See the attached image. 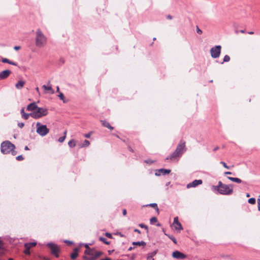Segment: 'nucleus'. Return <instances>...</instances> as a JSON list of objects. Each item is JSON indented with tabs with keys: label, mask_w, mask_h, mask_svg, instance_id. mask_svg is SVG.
Here are the masks:
<instances>
[{
	"label": "nucleus",
	"mask_w": 260,
	"mask_h": 260,
	"mask_svg": "<svg viewBox=\"0 0 260 260\" xmlns=\"http://www.w3.org/2000/svg\"><path fill=\"white\" fill-rule=\"evenodd\" d=\"M233 185H226L219 181L217 185H213L212 188L223 195H230L233 192Z\"/></svg>",
	"instance_id": "obj_1"
},
{
	"label": "nucleus",
	"mask_w": 260,
	"mask_h": 260,
	"mask_svg": "<svg viewBox=\"0 0 260 260\" xmlns=\"http://www.w3.org/2000/svg\"><path fill=\"white\" fill-rule=\"evenodd\" d=\"M47 38L40 29L36 31L35 45L38 48H43L47 44Z\"/></svg>",
	"instance_id": "obj_2"
},
{
	"label": "nucleus",
	"mask_w": 260,
	"mask_h": 260,
	"mask_svg": "<svg viewBox=\"0 0 260 260\" xmlns=\"http://www.w3.org/2000/svg\"><path fill=\"white\" fill-rule=\"evenodd\" d=\"M84 258L87 260H95L100 257L103 253L94 249L87 248L85 250Z\"/></svg>",
	"instance_id": "obj_3"
},
{
	"label": "nucleus",
	"mask_w": 260,
	"mask_h": 260,
	"mask_svg": "<svg viewBox=\"0 0 260 260\" xmlns=\"http://www.w3.org/2000/svg\"><path fill=\"white\" fill-rule=\"evenodd\" d=\"M15 145L9 141H4L1 144V152L4 154H8L12 151V154L15 155Z\"/></svg>",
	"instance_id": "obj_4"
},
{
	"label": "nucleus",
	"mask_w": 260,
	"mask_h": 260,
	"mask_svg": "<svg viewBox=\"0 0 260 260\" xmlns=\"http://www.w3.org/2000/svg\"><path fill=\"white\" fill-rule=\"evenodd\" d=\"M48 113V109L43 107H38L37 109L30 113V116L34 119H39L46 116Z\"/></svg>",
	"instance_id": "obj_5"
},
{
	"label": "nucleus",
	"mask_w": 260,
	"mask_h": 260,
	"mask_svg": "<svg viewBox=\"0 0 260 260\" xmlns=\"http://www.w3.org/2000/svg\"><path fill=\"white\" fill-rule=\"evenodd\" d=\"M37 133L42 137L45 136L49 132V129L47 127L46 125H43L40 122L36 123Z\"/></svg>",
	"instance_id": "obj_6"
},
{
	"label": "nucleus",
	"mask_w": 260,
	"mask_h": 260,
	"mask_svg": "<svg viewBox=\"0 0 260 260\" xmlns=\"http://www.w3.org/2000/svg\"><path fill=\"white\" fill-rule=\"evenodd\" d=\"M221 47L220 45H216L210 49L211 56L213 58H217L219 57L221 53Z\"/></svg>",
	"instance_id": "obj_7"
},
{
	"label": "nucleus",
	"mask_w": 260,
	"mask_h": 260,
	"mask_svg": "<svg viewBox=\"0 0 260 260\" xmlns=\"http://www.w3.org/2000/svg\"><path fill=\"white\" fill-rule=\"evenodd\" d=\"M47 246L51 249V253L54 255L56 257H58V252L60 251L58 246L53 243H48Z\"/></svg>",
	"instance_id": "obj_8"
},
{
	"label": "nucleus",
	"mask_w": 260,
	"mask_h": 260,
	"mask_svg": "<svg viewBox=\"0 0 260 260\" xmlns=\"http://www.w3.org/2000/svg\"><path fill=\"white\" fill-rule=\"evenodd\" d=\"M185 151V142L181 141L178 145L175 151L178 153L180 156L182 155L183 152Z\"/></svg>",
	"instance_id": "obj_9"
},
{
	"label": "nucleus",
	"mask_w": 260,
	"mask_h": 260,
	"mask_svg": "<svg viewBox=\"0 0 260 260\" xmlns=\"http://www.w3.org/2000/svg\"><path fill=\"white\" fill-rule=\"evenodd\" d=\"M172 256L175 258L180 259H184L187 257L186 255L177 250L173 252Z\"/></svg>",
	"instance_id": "obj_10"
},
{
	"label": "nucleus",
	"mask_w": 260,
	"mask_h": 260,
	"mask_svg": "<svg viewBox=\"0 0 260 260\" xmlns=\"http://www.w3.org/2000/svg\"><path fill=\"white\" fill-rule=\"evenodd\" d=\"M203 183V181L202 180H194L192 182H190L187 184L186 187L187 188H190L191 187H196L197 186L202 184Z\"/></svg>",
	"instance_id": "obj_11"
},
{
	"label": "nucleus",
	"mask_w": 260,
	"mask_h": 260,
	"mask_svg": "<svg viewBox=\"0 0 260 260\" xmlns=\"http://www.w3.org/2000/svg\"><path fill=\"white\" fill-rule=\"evenodd\" d=\"M173 225L176 230H181L183 229L181 223L178 221V217L174 218Z\"/></svg>",
	"instance_id": "obj_12"
},
{
	"label": "nucleus",
	"mask_w": 260,
	"mask_h": 260,
	"mask_svg": "<svg viewBox=\"0 0 260 260\" xmlns=\"http://www.w3.org/2000/svg\"><path fill=\"white\" fill-rule=\"evenodd\" d=\"M171 172V170L169 169H160L158 170L156 173V176H160L161 175H166L169 174Z\"/></svg>",
	"instance_id": "obj_13"
},
{
	"label": "nucleus",
	"mask_w": 260,
	"mask_h": 260,
	"mask_svg": "<svg viewBox=\"0 0 260 260\" xmlns=\"http://www.w3.org/2000/svg\"><path fill=\"white\" fill-rule=\"evenodd\" d=\"M11 74V71L6 70L0 72V79H4L7 78Z\"/></svg>",
	"instance_id": "obj_14"
},
{
	"label": "nucleus",
	"mask_w": 260,
	"mask_h": 260,
	"mask_svg": "<svg viewBox=\"0 0 260 260\" xmlns=\"http://www.w3.org/2000/svg\"><path fill=\"white\" fill-rule=\"evenodd\" d=\"M38 106L37 105L36 103L34 102L32 103H30L29 104L27 107V110L30 111H35V110L37 109Z\"/></svg>",
	"instance_id": "obj_15"
},
{
	"label": "nucleus",
	"mask_w": 260,
	"mask_h": 260,
	"mask_svg": "<svg viewBox=\"0 0 260 260\" xmlns=\"http://www.w3.org/2000/svg\"><path fill=\"white\" fill-rule=\"evenodd\" d=\"M180 156L177 153H176V151H174L172 154H171L170 156H168L166 158L167 160L170 159V160H173L174 159H176L177 158L180 157Z\"/></svg>",
	"instance_id": "obj_16"
},
{
	"label": "nucleus",
	"mask_w": 260,
	"mask_h": 260,
	"mask_svg": "<svg viewBox=\"0 0 260 260\" xmlns=\"http://www.w3.org/2000/svg\"><path fill=\"white\" fill-rule=\"evenodd\" d=\"M21 117L22 118H23L25 120H27L28 119L29 117L30 116V113H25L24 112V108H22L21 109L20 111Z\"/></svg>",
	"instance_id": "obj_17"
},
{
	"label": "nucleus",
	"mask_w": 260,
	"mask_h": 260,
	"mask_svg": "<svg viewBox=\"0 0 260 260\" xmlns=\"http://www.w3.org/2000/svg\"><path fill=\"white\" fill-rule=\"evenodd\" d=\"M25 84V82L23 80L19 81L15 85V87L18 89H21Z\"/></svg>",
	"instance_id": "obj_18"
},
{
	"label": "nucleus",
	"mask_w": 260,
	"mask_h": 260,
	"mask_svg": "<svg viewBox=\"0 0 260 260\" xmlns=\"http://www.w3.org/2000/svg\"><path fill=\"white\" fill-rule=\"evenodd\" d=\"M42 88L45 90L50 91L51 94L54 93V90L52 89L50 85L47 86L46 85H43L42 86Z\"/></svg>",
	"instance_id": "obj_19"
},
{
	"label": "nucleus",
	"mask_w": 260,
	"mask_h": 260,
	"mask_svg": "<svg viewBox=\"0 0 260 260\" xmlns=\"http://www.w3.org/2000/svg\"><path fill=\"white\" fill-rule=\"evenodd\" d=\"M157 253V250H155L151 253H149L147 255V258L148 260H154L153 256H154Z\"/></svg>",
	"instance_id": "obj_20"
},
{
	"label": "nucleus",
	"mask_w": 260,
	"mask_h": 260,
	"mask_svg": "<svg viewBox=\"0 0 260 260\" xmlns=\"http://www.w3.org/2000/svg\"><path fill=\"white\" fill-rule=\"evenodd\" d=\"M2 62L4 63H8L10 64H12V65L15 66H17V63L16 62L11 61L9 59H7L6 58H3Z\"/></svg>",
	"instance_id": "obj_21"
},
{
	"label": "nucleus",
	"mask_w": 260,
	"mask_h": 260,
	"mask_svg": "<svg viewBox=\"0 0 260 260\" xmlns=\"http://www.w3.org/2000/svg\"><path fill=\"white\" fill-rule=\"evenodd\" d=\"M228 179H229L230 180L233 181V182H236L237 183H241L242 181V180L238 178H234V177H228Z\"/></svg>",
	"instance_id": "obj_22"
},
{
	"label": "nucleus",
	"mask_w": 260,
	"mask_h": 260,
	"mask_svg": "<svg viewBox=\"0 0 260 260\" xmlns=\"http://www.w3.org/2000/svg\"><path fill=\"white\" fill-rule=\"evenodd\" d=\"M133 245H136V246H145L146 245V243L143 241H138V242H133Z\"/></svg>",
	"instance_id": "obj_23"
},
{
	"label": "nucleus",
	"mask_w": 260,
	"mask_h": 260,
	"mask_svg": "<svg viewBox=\"0 0 260 260\" xmlns=\"http://www.w3.org/2000/svg\"><path fill=\"white\" fill-rule=\"evenodd\" d=\"M78 256V249H75L73 252L71 254V257L72 259H75Z\"/></svg>",
	"instance_id": "obj_24"
},
{
	"label": "nucleus",
	"mask_w": 260,
	"mask_h": 260,
	"mask_svg": "<svg viewBox=\"0 0 260 260\" xmlns=\"http://www.w3.org/2000/svg\"><path fill=\"white\" fill-rule=\"evenodd\" d=\"M36 244V242L27 243L24 244V247H27V248H31L32 247L35 246Z\"/></svg>",
	"instance_id": "obj_25"
},
{
	"label": "nucleus",
	"mask_w": 260,
	"mask_h": 260,
	"mask_svg": "<svg viewBox=\"0 0 260 260\" xmlns=\"http://www.w3.org/2000/svg\"><path fill=\"white\" fill-rule=\"evenodd\" d=\"M90 145V142L88 140H85L83 143L79 146L80 147H87Z\"/></svg>",
	"instance_id": "obj_26"
},
{
	"label": "nucleus",
	"mask_w": 260,
	"mask_h": 260,
	"mask_svg": "<svg viewBox=\"0 0 260 260\" xmlns=\"http://www.w3.org/2000/svg\"><path fill=\"white\" fill-rule=\"evenodd\" d=\"M69 146L71 147H74L76 146V142L74 140L72 139L68 142Z\"/></svg>",
	"instance_id": "obj_27"
},
{
	"label": "nucleus",
	"mask_w": 260,
	"mask_h": 260,
	"mask_svg": "<svg viewBox=\"0 0 260 260\" xmlns=\"http://www.w3.org/2000/svg\"><path fill=\"white\" fill-rule=\"evenodd\" d=\"M101 122L102 125L108 128L110 125V123L106 120H101Z\"/></svg>",
	"instance_id": "obj_28"
},
{
	"label": "nucleus",
	"mask_w": 260,
	"mask_h": 260,
	"mask_svg": "<svg viewBox=\"0 0 260 260\" xmlns=\"http://www.w3.org/2000/svg\"><path fill=\"white\" fill-rule=\"evenodd\" d=\"M165 235L167 236L175 244L177 243V240L173 236L169 235L166 234H165Z\"/></svg>",
	"instance_id": "obj_29"
},
{
	"label": "nucleus",
	"mask_w": 260,
	"mask_h": 260,
	"mask_svg": "<svg viewBox=\"0 0 260 260\" xmlns=\"http://www.w3.org/2000/svg\"><path fill=\"white\" fill-rule=\"evenodd\" d=\"M3 244L1 240H0V256L4 253Z\"/></svg>",
	"instance_id": "obj_30"
},
{
	"label": "nucleus",
	"mask_w": 260,
	"mask_h": 260,
	"mask_svg": "<svg viewBox=\"0 0 260 260\" xmlns=\"http://www.w3.org/2000/svg\"><path fill=\"white\" fill-rule=\"evenodd\" d=\"M248 202L250 204H255V202H256V200L255 199V198H250L248 200Z\"/></svg>",
	"instance_id": "obj_31"
},
{
	"label": "nucleus",
	"mask_w": 260,
	"mask_h": 260,
	"mask_svg": "<svg viewBox=\"0 0 260 260\" xmlns=\"http://www.w3.org/2000/svg\"><path fill=\"white\" fill-rule=\"evenodd\" d=\"M157 221V218L155 217H153L150 219V222L151 224H154Z\"/></svg>",
	"instance_id": "obj_32"
},
{
	"label": "nucleus",
	"mask_w": 260,
	"mask_h": 260,
	"mask_svg": "<svg viewBox=\"0 0 260 260\" xmlns=\"http://www.w3.org/2000/svg\"><path fill=\"white\" fill-rule=\"evenodd\" d=\"M139 226L140 227H141V228H144L145 229V230H147V232H148V226L146 225H145L144 224H143V223H140L139 224Z\"/></svg>",
	"instance_id": "obj_33"
},
{
	"label": "nucleus",
	"mask_w": 260,
	"mask_h": 260,
	"mask_svg": "<svg viewBox=\"0 0 260 260\" xmlns=\"http://www.w3.org/2000/svg\"><path fill=\"white\" fill-rule=\"evenodd\" d=\"M230 60V57L229 55H226L223 58V62H228Z\"/></svg>",
	"instance_id": "obj_34"
},
{
	"label": "nucleus",
	"mask_w": 260,
	"mask_h": 260,
	"mask_svg": "<svg viewBox=\"0 0 260 260\" xmlns=\"http://www.w3.org/2000/svg\"><path fill=\"white\" fill-rule=\"evenodd\" d=\"M58 96L59 98V99L61 100H62L63 101V102L64 103L65 102L64 101V95L62 93V92H59Z\"/></svg>",
	"instance_id": "obj_35"
},
{
	"label": "nucleus",
	"mask_w": 260,
	"mask_h": 260,
	"mask_svg": "<svg viewBox=\"0 0 260 260\" xmlns=\"http://www.w3.org/2000/svg\"><path fill=\"white\" fill-rule=\"evenodd\" d=\"M148 206L154 208L157 210H158V208L157 207V205L156 203H151Z\"/></svg>",
	"instance_id": "obj_36"
},
{
	"label": "nucleus",
	"mask_w": 260,
	"mask_h": 260,
	"mask_svg": "<svg viewBox=\"0 0 260 260\" xmlns=\"http://www.w3.org/2000/svg\"><path fill=\"white\" fill-rule=\"evenodd\" d=\"M24 247L25 248V250H24V252L25 253V254H27V255L30 254L29 249L30 248H27V247Z\"/></svg>",
	"instance_id": "obj_37"
},
{
	"label": "nucleus",
	"mask_w": 260,
	"mask_h": 260,
	"mask_svg": "<svg viewBox=\"0 0 260 260\" xmlns=\"http://www.w3.org/2000/svg\"><path fill=\"white\" fill-rule=\"evenodd\" d=\"M100 240L102 241H103V242H104L105 244H109V242L107 241L106 240V239L105 238H103V237H100Z\"/></svg>",
	"instance_id": "obj_38"
},
{
	"label": "nucleus",
	"mask_w": 260,
	"mask_h": 260,
	"mask_svg": "<svg viewBox=\"0 0 260 260\" xmlns=\"http://www.w3.org/2000/svg\"><path fill=\"white\" fill-rule=\"evenodd\" d=\"M65 139H66V136H63L62 137H60L58 139V142L62 143L64 141Z\"/></svg>",
	"instance_id": "obj_39"
},
{
	"label": "nucleus",
	"mask_w": 260,
	"mask_h": 260,
	"mask_svg": "<svg viewBox=\"0 0 260 260\" xmlns=\"http://www.w3.org/2000/svg\"><path fill=\"white\" fill-rule=\"evenodd\" d=\"M23 159V157L21 155H18V156L16 157V159L17 160H22Z\"/></svg>",
	"instance_id": "obj_40"
},
{
	"label": "nucleus",
	"mask_w": 260,
	"mask_h": 260,
	"mask_svg": "<svg viewBox=\"0 0 260 260\" xmlns=\"http://www.w3.org/2000/svg\"><path fill=\"white\" fill-rule=\"evenodd\" d=\"M144 161H145V162H146L147 164H152L154 162L153 160H152L149 159H146Z\"/></svg>",
	"instance_id": "obj_41"
},
{
	"label": "nucleus",
	"mask_w": 260,
	"mask_h": 260,
	"mask_svg": "<svg viewBox=\"0 0 260 260\" xmlns=\"http://www.w3.org/2000/svg\"><path fill=\"white\" fill-rule=\"evenodd\" d=\"M220 164H222L224 168H225L228 169H229V167L228 166H227L226 164L224 162L221 161Z\"/></svg>",
	"instance_id": "obj_42"
},
{
	"label": "nucleus",
	"mask_w": 260,
	"mask_h": 260,
	"mask_svg": "<svg viewBox=\"0 0 260 260\" xmlns=\"http://www.w3.org/2000/svg\"><path fill=\"white\" fill-rule=\"evenodd\" d=\"M105 235L109 238H112V235L111 233H106Z\"/></svg>",
	"instance_id": "obj_43"
},
{
	"label": "nucleus",
	"mask_w": 260,
	"mask_h": 260,
	"mask_svg": "<svg viewBox=\"0 0 260 260\" xmlns=\"http://www.w3.org/2000/svg\"><path fill=\"white\" fill-rule=\"evenodd\" d=\"M257 208L259 211H260V199H257Z\"/></svg>",
	"instance_id": "obj_44"
},
{
	"label": "nucleus",
	"mask_w": 260,
	"mask_h": 260,
	"mask_svg": "<svg viewBox=\"0 0 260 260\" xmlns=\"http://www.w3.org/2000/svg\"><path fill=\"white\" fill-rule=\"evenodd\" d=\"M197 32L199 34H202V31L199 28L198 26H197Z\"/></svg>",
	"instance_id": "obj_45"
},
{
	"label": "nucleus",
	"mask_w": 260,
	"mask_h": 260,
	"mask_svg": "<svg viewBox=\"0 0 260 260\" xmlns=\"http://www.w3.org/2000/svg\"><path fill=\"white\" fill-rule=\"evenodd\" d=\"M24 125V124L22 122H19L18 123V126L20 127V128H22Z\"/></svg>",
	"instance_id": "obj_46"
},
{
	"label": "nucleus",
	"mask_w": 260,
	"mask_h": 260,
	"mask_svg": "<svg viewBox=\"0 0 260 260\" xmlns=\"http://www.w3.org/2000/svg\"><path fill=\"white\" fill-rule=\"evenodd\" d=\"M91 134V133L86 134H85L84 137L87 138H89L90 137Z\"/></svg>",
	"instance_id": "obj_47"
},
{
	"label": "nucleus",
	"mask_w": 260,
	"mask_h": 260,
	"mask_svg": "<svg viewBox=\"0 0 260 260\" xmlns=\"http://www.w3.org/2000/svg\"><path fill=\"white\" fill-rule=\"evenodd\" d=\"M21 48V47L19 46H16L14 47V49L15 50H19Z\"/></svg>",
	"instance_id": "obj_48"
},
{
	"label": "nucleus",
	"mask_w": 260,
	"mask_h": 260,
	"mask_svg": "<svg viewBox=\"0 0 260 260\" xmlns=\"http://www.w3.org/2000/svg\"><path fill=\"white\" fill-rule=\"evenodd\" d=\"M134 232H136V233H138V234H140L141 233L140 231L139 230H138V229H135L134 230Z\"/></svg>",
	"instance_id": "obj_49"
},
{
	"label": "nucleus",
	"mask_w": 260,
	"mask_h": 260,
	"mask_svg": "<svg viewBox=\"0 0 260 260\" xmlns=\"http://www.w3.org/2000/svg\"><path fill=\"white\" fill-rule=\"evenodd\" d=\"M122 214L123 215H125L126 214V210L125 209H123L122 211Z\"/></svg>",
	"instance_id": "obj_50"
},
{
	"label": "nucleus",
	"mask_w": 260,
	"mask_h": 260,
	"mask_svg": "<svg viewBox=\"0 0 260 260\" xmlns=\"http://www.w3.org/2000/svg\"><path fill=\"white\" fill-rule=\"evenodd\" d=\"M232 174V173L231 172H226L224 173V174H225V175H231Z\"/></svg>",
	"instance_id": "obj_51"
},
{
	"label": "nucleus",
	"mask_w": 260,
	"mask_h": 260,
	"mask_svg": "<svg viewBox=\"0 0 260 260\" xmlns=\"http://www.w3.org/2000/svg\"><path fill=\"white\" fill-rule=\"evenodd\" d=\"M56 92H59V93L60 92H59V87L58 86L56 87Z\"/></svg>",
	"instance_id": "obj_52"
},
{
	"label": "nucleus",
	"mask_w": 260,
	"mask_h": 260,
	"mask_svg": "<svg viewBox=\"0 0 260 260\" xmlns=\"http://www.w3.org/2000/svg\"><path fill=\"white\" fill-rule=\"evenodd\" d=\"M108 128H109L110 130H113L114 128L110 125Z\"/></svg>",
	"instance_id": "obj_53"
},
{
	"label": "nucleus",
	"mask_w": 260,
	"mask_h": 260,
	"mask_svg": "<svg viewBox=\"0 0 260 260\" xmlns=\"http://www.w3.org/2000/svg\"><path fill=\"white\" fill-rule=\"evenodd\" d=\"M167 18L169 19H171L172 18V16L170 15L167 16Z\"/></svg>",
	"instance_id": "obj_54"
},
{
	"label": "nucleus",
	"mask_w": 260,
	"mask_h": 260,
	"mask_svg": "<svg viewBox=\"0 0 260 260\" xmlns=\"http://www.w3.org/2000/svg\"><path fill=\"white\" fill-rule=\"evenodd\" d=\"M65 242H66V243H70V244L72 243V242H71V241H68V240L65 241Z\"/></svg>",
	"instance_id": "obj_55"
},
{
	"label": "nucleus",
	"mask_w": 260,
	"mask_h": 260,
	"mask_svg": "<svg viewBox=\"0 0 260 260\" xmlns=\"http://www.w3.org/2000/svg\"><path fill=\"white\" fill-rule=\"evenodd\" d=\"M101 260H111V259L110 258H105V259H102Z\"/></svg>",
	"instance_id": "obj_56"
},
{
	"label": "nucleus",
	"mask_w": 260,
	"mask_h": 260,
	"mask_svg": "<svg viewBox=\"0 0 260 260\" xmlns=\"http://www.w3.org/2000/svg\"><path fill=\"white\" fill-rule=\"evenodd\" d=\"M133 249H134V247H130L128 249V251H131V250H132Z\"/></svg>",
	"instance_id": "obj_57"
},
{
	"label": "nucleus",
	"mask_w": 260,
	"mask_h": 260,
	"mask_svg": "<svg viewBox=\"0 0 260 260\" xmlns=\"http://www.w3.org/2000/svg\"><path fill=\"white\" fill-rule=\"evenodd\" d=\"M248 34L250 35H252L254 34V32L253 31H249L248 32Z\"/></svg>",
	"instance_id": "obj_58"
},
{
	"label": "nucleus",
	"mask_w": 260,
	"mask_h": 260,
	"mask_svg": "<svg viewBox=\"0 0 260 260\" xmlns=\"http://www.w3.org/2000/svg\"><path fill=\"white\" fill-rule=\"evenodd\" d=\"M24 149L26 150H29V148H28V146H26L24 148Z\"/></svg>",
	"instance_id": "obj_59"
},
{
	"label": "nucleus",
	"mask_w": 260,
	"mask_h": 260,
	"mask_svg": "<svg viewBox=\"0 0 260 260\" xmlns=\"http://www.w3.org/2000/svg\"><path fill=\"white\" fill-rule=\"evenodd\" d=\"M85 247L86 248V249H87V248H90L87 244L85 245Z\"/></svg>",
	"instance_id": "obj_60"
},
{
	"label": "nucleus",
	"mask_w": 260,
	"mask_h": 260,
	"mask_svg": "<svg viewBox=\"0 0 260 260\" xmlns=\"http://www.w3.org/2000/svg\"><path fill=\"white\" fill-rule=\"evenodd\" d=\"M36 91H37V92H39V88H38V87H37V88H36Z\"/></svg>",
	"instance_id": "obj_61"
},
{
	"label": "nucleus",
	"mask_w": 260,
	"mask_h": 260,
	"mask_svg": "<svg viewBox=\"0 0 260 260\" xmlns=\"http://www.w3.org/2000/svg\"><path fill=\"white\" fill-rule=\"evenodd\" d=\"M218 147H215V148L214 149V151H216V150H218Z\"/></svg>",
	"instance_id": "obj_62"
},
{
	"label": "nucleus",
	"mask_w": 260,
	"mask_h": 260,
	"mask_svg": "<svg viewBox=\"0 0 260 260\" xmlns=\"http://www.w3.org/2000/svg\"><path fill=\"white\" fill-rule=\"evenodd\" d=\"M240 32H241V33H244V32H245V31H244V30H240Z\"/></svg>",
	"instance_id": "obj_63"
},
{
	"label": "nucleus",
	"mask_w": 260,
	"mask_h": 260,
	"mask_svg": "<svg viewBox=\"0 0 260 260\" xmlns=\"http://www.w3.org/2000/svg\"><path fill=\"white\" fill-rule=\"evenodd\" d=\"M246 197H250V194H249V193H247L246 194Z\"/></svg>",
	"instance_id": "obj_64"
}]
</instances>
